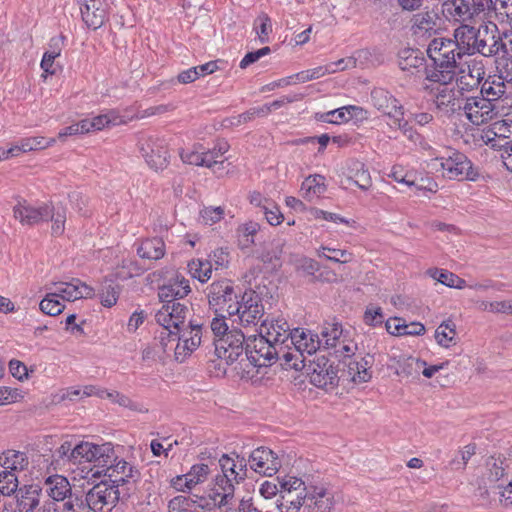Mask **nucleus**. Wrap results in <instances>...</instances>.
<instances>
[{
  "instance_id": "1",
  "label": "nucleus",
  "mask_w": 512,
  "mask_h": 512,
  "mask_svg": "<svg viewBox=\"0 0 512 512\" xmlns=\"http://www.w3.org/2000/svg\"><path fill=\"white\" fill-rule=\"evenodd\" d=\"M452 39L434 38L427 47L432 65L425 67V78L430 82L450 84L456 76L458 60L464 56L456 49Z\"/></svg>"
},
{
  "instance_id": "2",
  "label": "nucleus",
  "mask_w": 512,
  "mask_h": 512,
  "mask_svg": "<svg viewBox=\"0 0 512 512\" xmlns=\"http://www.w3.org/2000/svg\"><path fill=\"white\" fill-rule=\"evenodd\" d=\"M246 358L256 367L270 366L277 360H284V364L289 368L300 370V363L292 362L296 354H293L285 346L273 341L264 329H260L258 335L247 337L245 346Z\"/></svg>"
},
{
  "instance_id": "3",
  "label": "nucleus",
  "mask_w": 512,
  "mask_h": 512,
  "mask_svg": "<svg viewBox=\"0 0 512 512\" xmlns=\"http://www.w3.org/2000/svg\"><path fill=\"white\" fill-rule=\"evenodd\" d=\"M249 462L236 455V459L230 458L224 454L219 460L221 474H217L213 480V486L210 489L208 498L214 505H227L229 498L234 495L233 481L239 483L247 477V465Z\"/></svg>"
},
{
  "instance_id": "4",
  "label": "nucleus",
  "mask_w": 512,
  "mask_h": 512,
  "mask_svg": "<svg viewBox=\"0 0 512 512\" xmlns=\"http://www.w3.org/2000/svg\"><path fill=\"white\" fill-rule=\"evenodd\" d=\"M111 451L108 453L109 457L105 459V462H93L94 467L102 468V470H96L92 476H99L102 472L109 477L112 486L116 489H120L122 498H129L131 492L135 489L136 483L140 479L139 470L123 459H118L115 456L113 445L110 443Z\"/></svg>"
},
{
  "instance_id": "5",
  "label": "nucleus",
  "mask_w": 512,
  "mask_h": 512,
  "mask_svg": "<svg viewBox=\"0 0 512 512\" xmlns=\"http://www.w3.org/2000/svg\"><path fill=\"white\" fill-rule=\"evenodd\" d=\"M111 447L110 443L96 445L90 442H81L74 447L70 441H65L53 454L54 461L68 462L71 464H80L82 462H105L109 457Z\"/></svg>"
},
{
  "instance_id": "6",
  "label": "nucleus",
  "mask_w": 512,
  "mask_h": 512,
  "mask_svg": "<svg viewBox=\"0 0 512 512\" xmlns=\"http://www.w3.org/2000/svg\"><path fill=\"white\" fill-rule=\"evenodd\" d=\"M241 295V289L228 279L214 281L206 288L210 309L215 313H226L229 317L239 312L240 306L237 305Z\"/></svg>"
},
{
  "instance_id": "7",
  "label": "nucleus",
  "mask_w": 512,
  "mask_h": 512,
  "mask_svg": "<svg viewBox=\"0 0 512 512\" xmlns=\"http://www.w3.org/2000/svg\"><path fill=\"white\" fill-rule=\"evenodd\" d=\"M307 476L304 478L291 475L277 477L280 483V498L277 500L279 512H298L302 506L306 507Z\"/></svg>"
},
{
  "instance_id": "8",
  "label": "nucleus",
  "mask_w": 512,
  "mask_h": 512,
  "mask_svg": "<svg viewBox=\"0 0 512 512\" xmlns=\"http://www.w3.org/2000/svg\"><path fill=\"white\" fill-rule=\"evenodd\" d=\"M306 507L315 512H332L340 500V494L333 485L318 477L307 476Z\"/></svg>"
},
{
  "instance_id": "9",
  "label": "nucleus",
  "mask_w": 512,
  "mask_h": 512,
  "mask_svg": "<svg viewBox=\"0 0 512 512\" xmlns=\"http://www.w3.org/2000/svg\"><path fill=\"white\" fill-rule=\"evenodd\" d=\"M202 329V323L190 320L188 324L175 328V331L166 333L169 339L172 338L173 342L177 341L174 348V357L177 362H183L200 346Z\"/></svg>"
},
{
  "instance_id": "10",
  "label": "nucleus",
  "mask_w": 512,
  "mask_h": 512,
  "mask_svg": "<svg viewBox=\"0 0 512 512\" xmlns=\"http://www.w3.org/2000/svg\"><path fill=\"white\" fill-rule=\"evenodd\" d=\"M507 33H501L498 26L489 21L488 23L481 24L477 28V37L475 39V54L478 53L483 57H494L500 53L506 54L508 51L507 44L504 38Z\"/></svg>"
},
{
  "instance_id": "11",
  "label": "nucleus",
  "mask_w": 512,
  "mask_h": 512,
  "mask_svg": "<svg viewBox=\"0 0 512 512\" xmlns=\"http://www.w3.org/2000/svg\"><path fill=\"white\" fill-rule=\"evenodd\" d=\"M432 165L437 171H442L443 177L449 179L475 181L479 176V172L473 167L471 161L460 152H453L446 158H436Z\"/></svg>"
},
{
  "instance_id": "12",
  "label": "nucleus",
  "mask_w": 512,
  "mask_h": 512,
  "mask_svg": "<svg viewBox=\"0 0 512 512\" xmlns=\"http://www.w3.org/2000/svg\"><path fill=\"white\" fill-rule=\"evenodd\" d=\"M84 499L91 512H111L116 503L123 498L120 489H116L107 481H101L87 491Z\"/></svg>"
},
{
  "instance_id": "13",
  "label": "nucleus",
  "mask_w": 512,
  "mask_h": 512,
  "mask_svg": "<svg viewBox=\"0 0 512 512\" xmlns=\"http://www.w3.org/2000/svg\"><path fill=\"white\" fill-rule=\"evenodd\" d=\"M138 146L150 168L157 171L167 167L170 155L164 139L153 135L143 136L139 139Z\"/></svg>"
},
{
  "instance_id": "14",
  "label": "nucleus",
  "mask_w": 512,
  "mask_h": 512,
  "mask_svg": "<svg viewBox=\"0 0 512 512\" xmlns=\"http://www.w3.org/2000/svg\"><path fill=\"white\" fill-rule=\"evenodd\" d=\"M237 306H240L239 312L233 315L236 317L233 322H238L243 327L257 325L264 316L262 298L253 290L242 293Z\"/></svg>"
},
{
  "instance_id": "15",
  "label": "nucleus",
  "mask_w": 512,
  "mask_h": 512,
  "mask_svg": "<svg viewBox=\"0 0 512 512\" xmlns=\"http://www.w3.org/2000/svg\"><path fill=\"white\" fill-rule=\"evenodd\" d=\"M246 340L247 337L241 330L232 329L223 338L215 340V352L219 358L232 364L243 354Z\"/></svg>"
},
{
  "instance_id": "16",
  "label": "nucleus",
  "mask_w": 512,
  "mask_h": 512,
  "mask_svg": "<svg viewBox=\"0 0 512 512\" xmlns=\"http://www.w3.org/2000/svg\"><path fill=\"white\" fill-rule=\"evenodd\" d=\"M289 348L291 352L297 356L293 358L292 362L300 363L304 362V359L299 360V356H303L304 353L312 355L322 347V340L318 334H314L311 331H304L300 329H294L292 338L289 340ZM304 366L300 364V369Z\"/></svg>"
},
{
  "instance_id": "17",
  "label": "nucleus",
  "mask_w": 512,
  "mask_h": 512,
  "mask_svg": "<svg viewBox=\"0 0 512 512\" xmlns=\"http://www.w3.org/2000/svg\"><path fill=\"white\" fill-rule=\"evenodd\" d=\"M248 462L254 472L268 477L275 475L281 467V460L277 454L266 447L254 449L249 456Z\"/></svg>"
},
{
  "instance_id": "18",
  "label": "nucleus",
  "mask_w": 512,
  "mask_h": 512,
  "mask_svg": "<svg viewBox=\"0 0 512 512\" xmlns=\"http://www.w3.org/2000/svg\"><path fill=\"white\" fill-rule=\"evenodd\" d=\"M464 111L474 125H482L492 120L497 112L491 99L485 97H470L467 99Z\"/></svg>"
},
{
  "instance_id": "19",
  "label": "nucleus",
  "mask_w": 512,
  "mask_h": 512,
  "mask_svg": "<svg viewBox=\"0 0 512 512\" xmlns=\"http://www.w3.org/2000/svg\"><path fill=\"white\" fill-rule=\"evenodd\" d=\"M53 206L43 204L39 207L30 205L26 200L19 201L13 208V215L22 225H36L48 221Z\"/></svg>"
},
{
  "instance_id": "20",
  "label": "nucleus",
  "mask_w": 512,
  "mask_h": 512,
  "mask_svg": "<svg viewBox=\"0 0 512 512\" xmlns=\"http://www.w3.org/2000/svg\"><path fill=\"white\" fill-rule=\"evenodd\" d=\"M190 310L188 306L180 303L173 302L163 304L162 308L156 313V322L164 328H179L185 324Z\"/></svg>"
},
{
  "instance_id": "21",
  "label": "nucleus",
  "mask_w": 512,
  "mask_h": 512,
  "mask_svg": "<svg viewBox=\"0 0 512 512\" xmlns=\"http://www.w3.org/2000/svg\"><path fill=\"white\" fill-rule=\"evenodd\" d=\"M82 19L88 28L96 30L100 28L107 19L108 4L106 0H93L81 3Z\"/></svg>"
},
{
  "instance_id": "22",
  "label": "nucleus",
  "mask_w": 512,
  "mask_h": 512,
  "mask_svg": "<svg viewBox=\"0 0 512 512\" xmlns=\"http://www.w3.org/2000/svg\"><path fill=\"white\" fill-rule=\"evenodd\" d=\"M439 21V15L434 9L416 13L411 19V31L416 36H431L437 32Z\"/></svg>"
},
{
  "instance_id": "23",
  "label": "nucleus",
  "mask_w": 512,
  "mask_h": 512,
  "mask_svg": "<svg viewBox=\"0 0 512 512\" xmlns=\"http://www.w3.org/2000/svg\"><path fill=\"white\" fill-rule=\"evenodd\" d=\"M189 280L177 276L169 280L167 284L159 287L158 297L164 304L178 302L179 299L186 297L190 293Z\"/></svg>"
},
{
  "instance_id": "24",
  "label": "nucleus",
  "mask_w": 512,
  "mask_h": 512,
  "mask_svg": "<svg viewBox=\"0 0 512 512\" xmlns=\"http://www.w3.org/2000/svg\"><path fill=\"white\" fill-rule=\"evenodd\" d=\"M452 42L459 50L460 54L474 55L475 54V39L477 37V28L469 24H461L453 32Z\"/></svg>"
},
{
  "instance_id": "25",
  "label": "nucleus",
  "mask_w": 512,
  "mask_h": 512,
  "mask_svg": "<svg viewBox=\"0 0 512 512\" xmlns=\"http://www.w3.org/2000/svg\"><path fill=\"white\" fill-rule=\"evenodd\" d=\"M44 489L46 494L54 501H66L76 493L72 491V487L68 479L62 475H52L45 479Z\"/></svg>"
},
{
  "instance_id": "26",
  "label": "nucleus",
  "mask_w": 512,
  "mask_h": 512,
  "mask_svg": "<svg viewBox=\"0 0 512 512\" xmlns=\"http://www.w3.org/2000/svg\"><path fill=\"white\" fill-rule=\"evenodd\" d=\"M260 329H264L266 335H268L273 341L285 346V349L291 351L289 348V340L292 338L293 330L290 329L288 322L284 319H277L271 321L270 324L267 320H263Z\"/></svg>"
},
{
  "instance_id": "27",
  "label": "nucleus",
  "mask_w": 512,
  "mask_h": 512,
  "mask_svg": "<svg viewBox=\"0 0 512 512\" xmlns=\"http://www.w3.org/2000/svg\"><path fill=\"white\" fill-rule=\"evenodd\" d=\"M442 12L447 18H452L462 24L473 22L469 0H444Z\"/></svg>"
},
{
  "instance_id": "28",
  "label": "nucleus",
  "mask_w": 512,
  "mask_h": 512,
  "mask_svg": "<svg viewBox=\"0 0 512 512\" xmlns=\"http://www.w3.org/2000/svg\"><path fill=\"white\" fill-rule=\"evenodd\" d=\"M210 503L206 497L178 495L169 501V512H197V507L205 508Z\"/></svg>"
},
{
  "instance_id": "29",
  "label": "nucleus",
  "mask_w": 512,
  "mask_h": 512,
  "mask_svg": "<svg viewBox=\"0 0 512 512\" xmlns=\"http://www.w3.org/2000/svg\"><path fill=\"white\" fill-rule=\"evenodd\" d=\"M40 491L41 489L34 485L20 488L16 494L19 512H34L36 507L39 506Z\"/></svg>"
},
{
  "instance_id": "30",
  "label": "nucleus",
  "mask_w": 512,
  "mask_h": 512,
  "mask_svg": "<svg viewBox=\"0 0 512 512\" xmlns=\"http://www.w3.org/2000/svg\"><path fill=\"white\" fill-rule=\"evenodd\" d=\"M348 180L353 181L360 189L367 191L372 186V179L364 163L360 161H351L348 167Z\"/></svg>"
},
{
  "instance_id": "31",
  "label": "nucleus",
  "mask_w": 512,
  "mask_h": 512,
  "mask_svg": "<svg viewBox=\"0 0 512 512\" xmlns=\"http://www.w3.org/2000/svg\"><path fill=\"white\" fill-rule=\"evenodd\" d=\"M485 70L481 62L473 61L468 65V74L457 79L461 89H472L477 87L484 79Z\"/></svg>"
},
{
  "instance_id": "32",
  "label": "nucleus",
  "mask_w": 512,
  "mask_h": 512,
  "mask_svg": "<svg viewBox=\"0 0 512 512\" xmlns=\"http://www.w3.org/2000/svg\"><path fill=\"white\" fill-rule=\"evenodd\" d=\"M507 92V82L501 76L488 77L481 86V94L491 101L502 98Z\"/></svg>"
},
{
  "instance_id": "33",
  "label": "nucleus",
  "mask_w": 512,
  "mask_h": 512,
  "mask_svg": "<svg viewBox=\"0 0 512 512\" xmlns=\"http://www.w3.org/2000/svg\"><path fill=\"white\" fill-rule=\"evenodd\" d=\"M345 365L348 367V376H350L354 382L363 383L370 380L371 373L369 372V369L372 365L371 357L369 359L361 358L360 361L350 359L348 363H345Z\"/></svg>"
},
{
  "instance_id": "34",
  "label": "nucleus",
  "mask_w": 512,
  "mask_h": 512,
  "mask_svg": "<svg viewBox=\"0 0 512 512\" xmlns=\"http://www.w3.org/2000/svg\"><path fill=\"white\" fill-rule=\"evenodd\" d=\"M326 191L325 178L322 175L315 174L308 176L301 185L302 197L311 201Z\"/></svg>"
},
{
  "instance_id": "35",
  "label": "nucleus",
  "mask_w": 512,
  "mask_h": 512,
  "mask_svg": "<svg viewBox=\"0 0 512 512\" xmlns=\"http://www.w3.org/2000/svg\"><path fill=\"white\" fill-rule=\"evenodd\" d=\"M137 253L143 259L158 260L165 254V244L160 238L146 239L137 249Z\"/></svg>"
},
{
  "instance_id": "36",
  "label": "nucleus",
  "mask_w": 512,
  "mask_h": 512,
  "mask_svg": "<svg viewBox=\"0 0 512 512\" xmlns=\"http://www.w3.org/2000/svg\"><path fill=\"white\" fill-rule=\"evenodd\" d=\"M0 464L5 469L14 471H23L28 467V457L24 452L8 450L0 456Z\"/></svg>"
},
{
  "instance_id": "37",
  "label": "nucleus",
  "mask_w": 512,
  "mask_h": 512,
  "mask_svg": "<svg viewBox=\"0 0 512 512\" xmlns=\"http://www.w3.org/2000/svg\"><path fill=\"white\" fill-rule=\"evenodd\" d=\"M425 64V59L419 50L403 49L398 55V65L403 71H411Z\"/></svg>"
},
{
  "instance_id": "38",
  "label": "nucleus",
  "mask_w": 512,
  "mask_h": 512,
  "mask_svg": "<svg viewBox=\"0 0 512 512\" xmlns=\"http://www.w3.org/2000/svg\"><path fill=\"white\" fill-rule=\"evenodd\" d=\"M435 95V104L438 109H450L455 111L458 105L457 91L449 88L448 84H440Z\"/></svg>"
},
{
  "instance_id": "39",
  "label": "nucleus",
  "mask_w": 512,
  "mask_h": 512,
  "mask_svg": "<svg viewBox=\"0 0 512 512\" xmlns=\"http://www.w3.org/2000/svg\"><path fill=\"white\" fill-rule=\"evenodd\" d=\"M427 273L439 283L456 289H463L466 287V281L456 274L447 270H440L437 268L429 269Z\"/></svg>"
},
{
  "instance_id": "40",
  "label": "nucleus",
  "mask_w": 512,
  "mask_h": 512,
  "mask_svg": "<svg viewBox=\"0 0 512 512\" xmlns=\"http://www.w3.org/2000/svg\"><path fill=\"white\" fill-rule=\"evenodd\" d=\"M397 374L407 378H416L419 376L421 369L426 366V362L412 356L401 358L398 361Z\"/></svg>"
},
{
  "instance_id": "41",
  "label": "nucleus",
  "mask_w": 512,
  "mask_h": 512,
  "mask_svg": "<svg viewBox=\"0 0 512 512\" xmlns=\"http://www.w3.org/2000/svg\"><path fill=\"white\" fill-rule=\"evenodd\" d=\"M358 109L356 106H344L326 113H317L316 119L325 123L347 122L352 117L351 112Z\"/></svg>"
},
{
  "instance_id": "42",
  "label": "nucleus",
  "mask_w": 512,
  "mask_h": 512,
  "mask_svg": "<svg viewBox=\"0 0 512 512\" xmlns=\"http://www.w3.org/2000/svg\"><path fill=\"white\" fill-rule=\"evenodd\" d=\"M494 0H469L473 22L494 18Z\"/></svg>"
},
{
  "instance_id": "43",
  "label": "nucleus",
  "mask_w": 512,
  "mask_h": 512,
  "mask_svg": "<svg viewBox=\"0 0 512 512\" xmlns=\"http://www.w3.org/2000/svg\"><path fill=\"white\" fill-rule=\"evenodd\" d=\"M342 334L343 329L340 323H325L320 338L322 340V346L325 349L335 348Z\"/></svg>"
},
{
  "instance_id": "44",
  "label": "nucleus",
  "mask_w": 512,
  "mask_h": 512,
  "mask_svg": "<svg viewBox=\"0 0 512 512\" xmlns=\"http://www.w3.org/2000/svg\"><path fill=\"white\" fill-rule=\"evenodd\" d=\"M509 460L504 457H490L486 461L488 478L491 482L499 481L509 469Z\"/></svg>"
},
{
  "instance_id": "45",
  "label": "nucleus",
  "mask_w": 512,
  "mask_h": 512,
  "mask_svg": "<svg viewBox=\"0 0 512 512\" xmlns=\"http://www.w3.org/2000/svg\"><path fill=\"white\" fill-rule=\"evenodd\" d=\"M371 101L379 111H388V108L396 107L395 99L388 91L382 88H375L371 92Z\"/></svg>"
},
{
  "instance_id": "46",
  "label": "nucleus",
  "mask_w": 512,
  "mask_h": 512,
  "mask_svg": "<svg viewBox=\"0 0 512 512\" xmlns=\"http://www.w3.org/2000/svg\"><path fill=\"white\" fill-rule=\"evenodd\" d=\"M188 269L191 276L202 283L208 281L212 274V265L207 260H192L188 264Z\"/></svg>"
},
{
  "instance_id": "47",
  "label": "nucleus",
  "mask_w": 512,
  "mask_h": 512,
  "mask_svg": "<svg viewBox=\"0 0 512 512\" xmlns=\"http://www.w3.org/2000/svg\"><path fill=\"white\" fill-rule=\"evenodd\" d=\"M456 335L455 324L452 321H444L435 330L437 343L445 348L450 346Z\"/></svg>"
},
{
  "instance_id": "48",
  "label": "nucleus",
  "mask_w": 512,
  "mask_h": 512,
  "mask_svg": "<svg viewBox=\"0 0 512 512\" xmlns=\"http://www.w3.org/2000/svg\"><path fill=\"white\" fill-rule=\"evenodd\" d=\"M120 286L112 281L105 280L100 291V301L104 307L111 308L117 303Z\"/></svg>"
},
{
  "instance_id": "49",
  "label": "nucleus",
  "mask_w": 512,
  "mask_h": 512,
  "mask_svg": "<svg viewBox=\"0 0 512 512\" xmlns=\"http://www.w3.org/2000/svg\"><path fill=\"white\" fill-rule=\"evenodd\" d=\"M259 228V224L253 221H249L238 227V241L242 248H247L254 243V236L258 232Z\"/></svg>"
},
{
  "instance_id": "50",
  "label": "nucleus",
  "mask_w": 512,
  "mask_h": 512,
  "mask_svg": "<svg viewBox=\"0 0 512 512\" xmlns=\"http://www.w3.org/2000/svg\"><path fill=\"white\" fill-rule=\"evenodd\" d=\"M254 29L258 35L260 43L269 41V35L272 32L271 19L267 13H260L254 21Z\"/></svg>"
},
{
  "instance_id": "51",
  "label": "nucleus",
  "mask_w": 512,
  "mask_h": 512,
  "mask_svg": "<svg viewBox=\"0 0 512 512\" xmlns=\"http://www.w3.org/2000/svg\"><path fill=\"white\" fill-rule=\"evenodd\" d=\"M40 310L49 316H56L62 313L65 305L62 304L56 297L55 294L48 293L39 304Z\"/></svg>"
},
{
  "instance_id": "52",
  "label": "nucleus",
  "mask_w": 512,
  "mask_h": 512,
  "mask_svg": "<svg viewBox=\"0 0 512 512\" xmlns=\"http://www.w3.org/2000/svg\"><path fill=\"white\" fill-rule=\"evenodd\" d=\"M318 256L325 257L327 260L336 263H347L352 260V253L347 250L334 249L330 247L322 246L318 250Z\"/></svg>"
},
{
  "instance_id": "53",
  "label": "nucleus",
  "mask_w": 512,
  "mask_h": 512,
  "mask_svg": "<svg viewBox=\"0 0 512 512\" xmlns=\"http://www.w3.org/2000/svg\"><path fill=\"white\" fill-rule=\"evenodd\" d=\"M54 286L56 290L52 294H55L58 300L59 298L66 301L78 300L77 286H75L74 279L71 282L54 283Z\"/></svg>"
},
{
  "instance_id": "54",
  "label": "nucleus",
  "mask_w": 512,
  "mask_h": 512,
  "mask_svg": "<svg viewBox=\"0 0 512 512\" xmlns=\"http://www.w3.org/2000/svg\"><path fill=\"white\" fill-rule=\"evenodd\" d=\"M49 220L52 221V234L60 236L64 233L66 222V208L64 206L53 207Z\"/></svg>"
},
{
  "instance_id": "55",
  "label": "nucleus",
  "mask_w": 512,
  "mask_h": 512,
  "mask_svg": "<svg viewBox=\"0 0 512 512\" xmlns=\"http://www.w3.org/2000/svg\"><path fill=\"white\" fill-rule=\"evenodd\" d=\"M494 18L499 22L512 23V0H494Z\"/></svg>"
},
{
  "instance_id": "56",
  "label": "nucleus",
  "mask_w": 512,
  "mask_h": 512,
  "mask_svg": "<svg viewBox=\"0 0 512 512\" xmlns=\"http://www.w3.org/2000/svg\"><path fill=\"white\" fill-rule=\"evenodd\" d=\"M330 362L326 356H317L308 366L311 383L315 385L316 376L322 378L325 375V370L329 369Z\"/></svg>"
},
{
  "instance_id": "57",
  "label": "nucleus",
  "mask_w": 512,
  "mask_h": 512,
  "mask_svg": "<svg viewBox=\"0 0 512 512\" xmlns=\"http://www.w3.org/2000/svg\"><path fill=\"white\" fill-rule=\"evenodd\" d=\"M18 480L14 472L2 471L0 473V493L10 495L17 491Z\"/></svg>"
},
{
  "instance_id": "58",
  "label": "nucleus",
  "mask_w": 512,
  "mask_h": 512,
  "mask_svg": "<svg viewBox=\"0 0 512 512\" xmlns=\"http://www.w3.org/2000/svg\"><path fill=\"white\" fill-rule=\"evenodd\" d=\"M335 72H337V69L324 68V66H319L313 69L301 71L297 73L295 77L299 82L305 83L323 77L326 74H332Z\"/></svg>"
},
{
  "instance_id": "59",
  "label": "nucleus",
  "mask_w": 512,
  "mask_h": 512,
  "mask_svg": "<svg viewBox=\"0 0 512 512\" xmlns=\"http://www.w3.org/2000/svg\"><path fill=\"white\" fill-rule=\"evenodd\" d=\"M209 474V467L206 464L193 465L186 473L189 484L194 488L197 484L204 482Z\"/></svg>"
},
{
  "instance_id": "60",
  "label": "nucleus",
  "mask_w": 512,
  "mask_h": 512,
  "mask_svg": "<svg viewBox=\"0 0 512 512\" xmlns=\"http://www.w3.org/2000/svg\"><path fill=\"white\" fill-rule=\"evenodd\" d=\"M338 381V368L330 363L329 369L325 370V375L322 378L316 376L315 386L319 388L335 387L338 385Z\"/></svg>"
},
{
  "instance_id": "61",
  "label": "nucleus",
  "mask_w": 512,
  "mask_h": 512,
  "mask_svg": "<svg viewBox=\"0 0 512 512\" xmlns=\"http://www.w3.org/2000/svg\"><path fill=\"white\" fill-rule=\"evenodd\" d=\"M85 502L82 496L75 494L64 502L61 512H91Z\"/></svg>"
},
{
  "instance_id": "62",
  "label": "nucleus",
  "mask_w": 512,
  "mask_h": 512,
  "mask_svg": "<svg viewBox=\"0 0 512 512\" xmlns=\"http://www.w3.org/2000/svg\"><path fill=\"white\" fill-rule=\"evenodd\" d=\"M22 142L24 144V151L30 152L45 149L51 146L52 144L55 143V139L50 138L46 140L44 137H29L22 139Z\"/></svg>"
},
{
  "instance_id": "63",
  "label": "nucleus",
  "mask_w": 512,
  "mask_h": 512,
  "mask_svg": "<svg viewBox=\"0 0 512 512\" xmlns=\"http://www.w3.org/2000/svg\"><path fill=\"white\" fill-rule=\"evenodd\" d=\"M216 317H214L211 321L210 328L213 332L216 339L223 338L226 334L229 333L228 325L226 323V313H216Z\"/></svg>"
},
{
  "instance_id": "64",
  "label": "nucleus",
  "mask_w": 512,
  "mask_h": 512,
  "mask_svg": "<svg viewBox=\"0 0 512 512\" xmlns=\"http://www.w3.org/2000/svg\"><path fill=\"white\" fill-rule=\"evenodd\" d=\"M499 76L506 80L507 83L512 82V55L503 53L497 65Z\"/></svg>"
}]
</instances>
